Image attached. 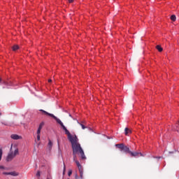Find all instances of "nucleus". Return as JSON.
<instances>
[{"label":"nucleus","instance_id":"nucleus-9","mask_svg":"<svg viewBox=\"0 0 179 179\" xmlns=\"http://www.w3.org/2000/svg\"><path fill=\"white\" fill-rule=\"evenodd\" d=\"M115 146L116 148H118V149H120L121 150H122L124 145V144L121 143V144H116Z\"/></svg>","mask_w":179,"mask_h":179},{"label":"nucleus","instance_id":"nucleus-25","mask_svg":"<svg viewBox=\"0 0 179 179\" xmlns=\"http://www.w3.org/2000/svg\"><path fill=\"white\" fill-rule=\"evenodd\" d=\"M69 3H72L73 2V0H69Z\"/></svg>","mask_w":179,"mask_h":179},{"label":"nucleus","instance_id":"nucleus-20","mask_svg":"<svg viewBox=\"0 0 179 179\" xmlns=\"http://www.w3.org/2000/svg\"><path fill=\"white\" fill-rule=\"evenodd\" d=\"M41 133V130L38 129V130H37V135H40Z\"/></svg>","mask_w":179,"mask_h":179},{"label":"nucleus","instance_id":"nucleus-23","mask_svg":"<svg viewBox=\"0 0 179 179\" xmlns=\"http://www.w3.org/2000/svg\"><path fill=\"white\" fill-rule=\"evenodd\" d=\"M68 174L69 176H72V171H69Z\"/></svg>","mask_w":179,"mask_h":179},{"label":"nucleus","instance_id":"nucleus-13","mask_svg":"<svg viewBox=\"0 0 179 179\" xmlns=\"http://www.w3.org/2000/svg\"><path fill=\"white\" fill-rule=\"evenodd\" d=\"M73 162H75L76 164L77 165V167L80 166V163H79V161H78L77 158L75 159V157H73Z\"/></svg>","mask_w":179,"mask_h":179},{"label":"nucleus","instance_id":"nucleus-28","mask_svg":"<svg viewBox=\"0 0 179 179\" xmlns=\"http://www.w3.org/2000/svg\"><path fill=\"white\" fill-rule=\"evenodd\" d=\"M79 177H78V175L76 176V179H78Z\"/></svg>","mask_w":179,"mask_h":179},{"label":"nucleus","instance_id":"nucleus-12","mask_svg":"<svg viewBox=\"0 0 179 179\" xmlns=\"http://www.w3.org/2000/svg\"><path fill=\"white\" fill-rule=\"evenodd\" d=\"M19 45H14L13 46V48H12V50H13V51H17V50H19Z\"/></svg>","mask_w":179,"mask_h":179},{"label":"nucleus","instance_id":"nucleus-18","mask_svg":"<svg viewBox=\"0 0 179 179\" xmlns=\"http://www.w3.org/2000/svg\"><path fill=\"white\" fill-rule=\"evenodd\" d=\"M78 167L79 172L83 171V169L82 168V165H80Z\"/></svg>","mask_w":179,"mask_h":179},{"label":"nucleus","instance_id":"nucleus-10","mask_svg":"<svg viewBox=\"0 0 179 179\" xmlns=\"http://www.w3.org/2000/svg\"><path fill=\"white\" fill-rule=\"evenodd\" d=\"M131 130L128 127H126L124 129L125 135H128V134H131Z\"/></svg>","mask_w":179,"mask_h":179},{"label":"nucleus","instance_id":"nucleus-8","mask_svg":"<svg viewBox=\"0 0 179 179\" xmlns=\"http://www.w3.org/2000/svg\"><path fill=\"white\" fill-rule=\"evenodd\" d=\"M48 148L49 150H51V149H52V141H51V140H49Z\"/></svg>","mask_w":179,"mask_h":179},{"label":"nucleus","instance_id":"nucleus-30","mask_svg":"<svg viewBox=\"0 0 179 179\" xmlns=\"http://www.w3.org/2000/svg\"><path fill=\"white\" fill-rule=\"evenodd\" d=\"M2 115V113L0 112V116H1Z\"/></svg>","mask_w":179,"mask_h":179},{"label":"nucleus","instance_id":"nucleus-3","mask_svg":"<svg viewBox=\"0 0 179 179\" xmlns=\"http://www.w3.org/2000/svg\"><path fill=\"white\" fill-rule=\"evenodd\" d=\"M17 155H19V150L15 149L14 151V154L13 152L8 153L6 160L7 162H12V160H13V159L15 158V156H17Z\"/></svg>","mask_w":179,"mask_h":179},{"label":"nucleus","instance_id":"nucleus-29","mask_svg":"<svg viewBox=\"0 0 179 179\" xmlns=\"http://www.w3.org/2000/svg\"><path fill=\"white\" fill-rule=\"evenodd\" d=\"M13 146V144L11 145V147H10V150H12V148Z\"/></svg>","mask_w":179,"mask_h":179},{"label":"nucleus","instance_id":"nucleus-4","mask_svg":"<svg viewBox=\"0 0 179 179\" xmlns=\"http://www.w3.org/2000/svg\"><path fill=\"white\" fill-rule=\"evenodd\" d=\"M3 176H12V177H17L19 176V172H16L15 171L11 172H3Z\"/></svg>","mask_w":179,"mask_h":179},{"label":"nucleus","instance_id":"nucleus-17","mask_svg":"<svg viewBox=\"0 0 179 179\" xmlns=\"http://www.w3.org/2000/svg\"><path fill=\"white\" fill-rule=\"evenodd\" d=\"M80 127H82V129H86V127L85 126V124L79 123Z\"/></svg>","mask_w":179,"mask_h":179},{"label":"nucleus","instance_id":"nucleus-32","mask_svg":"<svg viewBox=\"0 0 179 179\" xmlns=\"http://www.w3.org/2000/svg\"><path fill=\"white\" fill-rule=\"evenodd\" d=\"M64 170H65V166H64Z\"/></svg>","mask_w":179,"mask_h":179},{"label":"nucleus","instance_id":"nucleus-26","mask_svg":"<svg viewBox=\"0 0 179 179\" xmlns=\"http://www.w3.org/2000/svg\"><path fill=\"white\" fill-rule=\"evenodd\" d=\"M48 82H49V83H51V82H52V79H49Z\"/></svg>","mask_w":179,"mask_h":179},{"label":"nucleus","instance_id":"nucleus-6","mask_svg":"<svg viewBox=\"0 0 179 179\" xmlns=\"http://www.w3.org/2000/svg\"><path fill=\"white\" fill-rule=\"evenodd\" d=\"M11 139H14V141H17L19 139H22V136L17 135V134H12L10 136Z\"/></svg>","mask_w":179,"mask_h":179},{"label":"nucleus","instance_id":"nucleus-19","mask_svg":"<svg viewBox=\"0 0 179 179\" xmlns=\"http://www.w3.org/2000/svg\"><path fill=\"white\" fill-rule=\"evenodd\" d=\"M79 173H80V178L83 179V171H81V172H79Z\"/></svg>","mask_w":179,"mask_h":179},{"label":"nucleus","instance_id":"nucleus-14","mask_svg":"<svg viewBox=\"0 0 179 179\" xmlns=\"http://www.w3.org/2000/svg\"><path fill=\"white\" fill-rule=\"evenodd\" d=\"M176 17L175 15H172L171 16V20H172L173 22H176Z\"/></svg>","mask_w":179,"mask_h":179},{"label":"nucleus","instance_id":"nucleus-27","mask_svg":"<svg viewBox=\"0 0 179 179\" xmlns=\"http://www.w3.org/2000/svg\"><path fill=\"white\" fill-rule=\"evenodd\" d=\"M1 124H3V125H8V124H7V123L1 122Z\"/></svg>","mask_w":179,"mask_h":179},{"label":"nucleus","instance_id":"nucleus-16","mask_svg":"<svg viewBox=\"0 0 179 179\" xmlns=\"http://www.w3.org/2000/svg\"><path fill=\"white\" fill-rule=\"evenodd\" d=\"M2 155H3L2 148H0V162L1 160H2Z\"/></svg>","mask_w":179,"mask_h":179},{"label":"nucleus","instance_id":"nucleus-24","mask_svg":"<svg viewBox=\"0 0 179 179\" xmlns=\"http://www.w3.org/2000/svg\"><path fill=\"white\" fill-rule=\"evenodd\" d=\"M0 169H5V166H0Z\"/></svg>","mask_w":179,"mask_h":179},{"label":"nucleus","instance_id":"nucleus-7","mask_svg":"<svg viewBox=\"0 0 179 179\" xmlns=\"http://www.w3.org/2000/svg\"><path fill=\"white\" fill-rule=\"evenodd\" d=\"M123 152H124V153H129L130 155V152L131 150H129V148H128L127 146H124L123 149L122 150Z\"/></svg>","mask_w":179,"mask_h":179},{"label":"nucleus","instance_id":"nucleus-5","mask_svg":"<svg viewBox=\"0 0 179 179\" xmlns=\"http://www.w3.org/2000/svg\"><path fill=\"white\" fill-rule=\"evenodd\" d=\"M130 156L131 157H139V156H141V157L143 156V154H142L141 152H133L132 151H130Z\"/></svg>","mask_w":179,"mask_h":179},{"label":"nucleus","instance_id":"nucleus-15","mask_svg":"<svg viewBox=\"0 0 179 179\" xmlns=\"http://www.w3.org/2000/svg\"><path fill=\"white\" fill-rule=\"evenodd\" d=\"M43 127H44V123L43 122H41L40 124H39V127H38V129L39 130L41 131V129H43Z\"/></svg>","mask_w":179,"mask_h":179},{"label":"nucleus","instance_id":"nucleus-22","mask_svg":"<svg viewBox=\"0 0 179 179\" xmlns=\"http://www.w3.org/2000/svg\"><path fill=\"white\" fill-rule=\"evenodd\" d=\"M36 139L37 141H40V134H37Z\"/></svg>","mask_w":179,"mask_h":179},{"label":"nucleus","instance_id":"nucleus-31","mask_svg":"<svg viewBox=\"0 0 179 179\" xmlns=\"http://www.w3.org/2000/svg\"><path fill=\"white\" fill-rule=\"evenodd\" d=\"M177 131L179 132V129H178Z\"/></svg>","mask_w":179,"mask_h":179},{"label":"nucleus","instance_id":"nucleus-11","mask_svg":"<svg viewBox=\"0 0 179 179\" xmlns=\"http://www.w3.org/2000/svg\"><path fill=\"white\" fill-rule=\"evenodd\" d=\"M157 50L159 52H162V51H163V48L162 46H160L159 45H157L156 46Z\"/></svg>","mask_w":179,"mask_h":179},{"label":"nucleus","instance_id":"nucleus-2","mask_svg":"<svg viewBox=\"0 0 179 179\" xmlns=\"http://www.w3.org/2000/svg\"><path fill=\"white\" fill-rule=\"evenodd\" d=\"M39 111L43 113V114H45V115H49V117H52V118H54V120H55V121L57 122V124H59V125L62 127V129H64L66 135H67V136L71 135V132H69V130L68 129H66L65 125H64V123H62V121H61V120L58 119V117H57V116H55L53 114L50 113L43 109L39 110Z\"/></svg>","mask_w":179,"mask_h":179},{"label":"nucleus","instance_id":"nucleus-33","mask_svg":"<svg viewBox=\"0 0 179 179\" xmlns=\"http://www.w3.org/2000/svg\"><path fill=\"white\" fill-rule=\"evenodd\" d=\"M47 179H50V178H47Z\"/></svg>","mask_w":179,"mask_h":179},{"label":"nucleus","instance_id":"nucleus-21","mask_svg":"<svg viewBox=\"0 0 179 179\" xmlns=\"http://www.w3.org/2000/svg\"><path fill=\"white\" fill-rule=\"evenodd\" d=\"M36 177H40V171H38L36 173Z\"/></svg>","mask_w":179,"mask_h":179},{"label":"nucleus","instance_id":"nucleus-1","mask_svg":"<svg viewBox=\"0 0 179 179\" xmlns=\"http://www.w3.org/2000/svg\"><path fill=\"white\" fill-rule=\"evenodd\" d=\"M68 136L69 141H70L73 149V156L74 157V160L76 159V155L80 154L81 159L85 160L86 159V156L85 155V152H83V149L80 147V144L78 143V137L76 135L74 136L72 134H69Z\"/></svg>","mask_w":179,"mask_h":179}]
</instances>
